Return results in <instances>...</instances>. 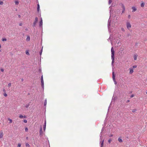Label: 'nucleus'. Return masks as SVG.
I'll list each match as a JSON object with an SVG mask.
<instances>
[{
	"mask_svg": "<svg viewBox=\"0 0 147 147\" xmlns=\"http://www.w3.org/2000/svg\"><path fill=\"white\" fill-rule=\"evenodd\" d=\"M3 4V3L2 1H0V5H2Z\"/></svg>",
	"mask_w": 147,
	"mask_h": 147,
	"instance_id": "nucleus-29",
	"label": "nucleus"
},
{
	"mask_svg": "<svg viewBox=\"0 0 147 147\" xmlns=\"http://www.w3.org/2000/svg\"><path fill=\"white\" fill-rule=\"evenodd\" d=\"M4 96L6 97L7 96V94L6 93H5L4 94Z\"/></svg>",
	"mask_w": 147,
	"mask_h": 147,
	"instance_id": "nucleus-39",
	"label": "nucleus"
},
{
	"mask_svg": "<svg viewBox=\"0 0 147 147\" xmlns=\"http://www.w3.org/2000/svg\"><path fill=\"white\" fill-rule=\"evenodd\" d=\"M46 120H45V123H44V125L46 126Z\"/></svg>",
	"mask_w": 147,
	"mask_h": 147,
	"instance_id": "nucleus-37",
	"label": "nucleus"
},
{
	"mask_svg": "<svg viewBox=\"0 0 147 147\" xmlns=\"http://www.w3.org/2000/svg\"><path fill=\"white\" fill-rule=\"evenodd\" d=\"M120 5L123 8V11H122V13H123L124 12H125V7L124 5L122 3H121L120 4Z\"/></svg>",
	"mask_w": 147,
	"mask_h": 147,
	"instance_id": "nucleus-5",
	"label": "nucleus"
},
{
	"mask_svg": "<svg viewBox=\"0 0 147 147\" xmlns=\"http://www.w3.org/2000/svg\"><path fill=\"white\" fill-rule=\"evenodd\" d=\"M136 111V110H133L132 112H135Z\"/></svg>",
	"mask_w": 147,
	"mask_h": 147,
	"instance_id": "nucleus-42",
	"label": "nucleus"
},
{
	"mask_svg": "<svg viewBox=\"0 0 147 147\" xmlns=\"http://www.w3.org/2000/svg\"><path fill=\"white\" fill-rule=\"evenodd\" d=\"M21 147V144H18V147Z\"/></svg>",
	"mask_w": 147,
	"mask_h": 147,
	"instance_id": "nucleus-38",
	"label": "nucleus"
},
{
	"mask_svg": "<svg viewBox=\"0 0 147 147\" xmlns=\"http://www.w3.org/2000/svg\"><path fill=\"white\" fill-rule=\"evenodd\" d=\"M126 25L127 28L129 30V29H130L131 27V24L130 23L128 22H127L126 23Z\"/></svg>",
	"mask_w": 147,
	"mask_h": 147,
	"instance_id": "nucleus-3",
	"label": "nucleus"
},
{
	"mask_svg": "<svg viewBox=\"0 0 147 147\" xmlns=\"http://www.w3.org/2000/svg\"><path fill=\"white\" fill-rule=\"evenodd\" d=\"M24 123H26L27 122V120H24Z\"/></svg>",
	"mask_w": 147,
	"mask_h": 147,
	"instance_id": "nucleus-31",
	"label": "nucleus"
},
{
	"mask_svg": "<svg viewBox=\"0 0 147 147\" xmlns=\"http://www.w3.org/2000/svg\"><path fill=\"white\" fill-rule=\"evenodd\" d=\"M145 3L144 2L142 3L141 4V6L142 7H143Z\"/></svg>",
	"mask_w": 147,
	"mask_h": 147,
	"instance_id": "nucleus-18",
	"label": "nucleus"
},
{
	"mask_svg": "<svg viewBox=\"0 0 147 147\" xmlns=\"http://www.w3.org/2000/svg\"><path fill=\"white\" fill-rule=\"evenodd\" d=\"M47 99H46L45 100V102H44V105L45 106L46 105V104H47Z\"/></svg>",
	"mask_w": 147,
	"mask_h": 147,
	"instance_id": "nucleus-24",
	"label": "nucleus"
},
{
	"mask_svg": "<svg viewBox=\"0 0 147 147\" xmlns=\"http://www.w3.org/2000/svg\"><path fill=\"white\" fill-rule=\"evenodd\" d=\"M111 9H110V17L109 19V20L108 21V28L109 29V31L110 32H112V30H111V29L110 28V23H111V20L110 19V18L111 17Z\"/></svg>",
	"mask_w": 147,
	"mask_h": 147,
	"instance_id": "nucleus-2",
	"label": "nucleus"
},
{
	"mask_svg": "<svg viewBox=\"0 0 147 147\" xmlns=\"http://www.w3.org/2000/svg\"><path fill=\"white\" fill-rule=\"evenodd\" d=\"M2 40L3 41H6L7 40V39H6L5 38V37H4L3 38H2Z\"/></svg>",
	"mask_w": 147,
	"mask_h": 147,
	"instance_id": "nucleus-19",
	"label": "nucleus"
},
{
	"mask_svg": "<svg viewBox=\"0 0 147 147\" xmlns=\"http://www.w3.org/2000/svg\"><path fill=\"white\" fill-rule=\"evenodd\" d=\"M15 3L16 5H18L19 4V2L18 1H15Z\"/></svg>",
	"mask_w": 147,
	"mask_h": 147,
	"instance_id": "nucleus-22",
	"label": "nucleus"
},
{
	"mask_svg": "<svg viewBox=\"0 0 147 147\" xmlns=\"http://www.w3.org/2000/svg\"><path fill=\"white\" fill-rule=\"evenodd\" d=\"M3 136V132L2 131H0V138H1Z\"/></svg>",
	"mask_w": 147,
	"mask_h": 147,
	"instance_id": "nucleus-14",
	"label": "nucleus"
},
{
	"mask_svg": "<svg viewBox=\"0 0 147 147\" xmlns=\"http://www.w3.org/2000/svg\"><path fill=\"white\" fill-rule=\"evenodd\" d=\"M42 48H43V47H42V49H41V52L40 53V55H41V54H42Z\"/></svg>",
	"mask_w": 147,
	"mask_h": 147,
	"instance_id": "nucleus-33",
	"label": "nucleus"
},
{
	"mask_svg": "<svg viewBox=\"0 0 147 147\" xmlns=\"http://www.w3.org/2000/svg\"><path fill=\"white\" fill-rule=\"evenodd\" d=\"M134 95L132 94V95H131V96L130 97H131V98H132V97H134Z\"/></svg>",
	"mask_w": 147,
	"mask_h": 147,
	"instance_id": "nucleus-40",
	"label": "nucleus"
},
{
	"mask_svg": "<svg viewBox=\"0 0 147 147\" xmlns=\"http://www.w3.org/2000/svg\"><path fill=\"white\" fill-rule=\"evenodd\" d=\"M113 136V135L112 134H111L110 135H109V137H112Z\"/></svg>",
	"mask_w": 147,
	"mask_h": 147,
	"instance_id": "nucleus-43",
	"label": "nucleus"
},
{
	"mask_svg": "<svg viewBox=\"0 0 147 147\" xmlns=\"http://www.w3.org/2000/svg\"><path fill=\"white\" fill-rule=\"evenodd\" d=\"M132 9H133L132 12H134L136 10V9L135 7H132Z\"/></svg>",
	"mask_w": 147,
	"mask_h": 147,
	"instance_id": "nucleus-13",
	"label": "nucleus"
},
{
	"mask_svg": "<svg viewBox=\"0 0 147 147\" xmlns=\"http://www.w3.org/2000/svg\"><path fill=\"white\" fill-rule=\"evenodd\" d=\"M113 29L114 30V29H115V27H113Z\"/></svg>",
	"mask_w": 147,
	"mask_h": 147,
	"instance_id": "nucleus-47",
	"label": "nucleus"
},
{
	"mask_svg": "<svg viewBox=\"0 0 147 147\" xmlns=\"http://www.w3.org/2000/svg\"><path fill=\"white\" fill-rule=\"evenodd\" d=\"M41 86L43 88H44V81L43 80V76H42L41 78Z\"/></svg>",
	"mask_w": 147,
	"mask_h": 147,
	"instance_id": "nucleus-4",
	"label": "nucleus"
},
{
	"mask_svg": "<svg viewBox=\"0 0 147 147\" xmlns=\"http://www.w3.org/2000/svg\"><path fill=\"white\" fill-rule=\"evenodd\" d=\"M109 8H110V9H111V7H109Z\"/></svg>",
	"mask_w": 147,
	"mask_h": 147,
	"instance_id": "nucleus-49",
	"label": "nucleus"
},
{
	"mask_svg": "<svg viewBox=\"0 0 147 147\" xmlns=\"http://www.w3.org/2000/svg\"><path fill=\"white\" fill-rule=\"evenodd\" d=\"M26 53L27 55H30V54H29V53L28 51L27 50L26 51Z\"/></svg>",
	"mask_w": 147,
	"mask_h": 147,
	"instance_id": "nucleus-20",
	"label": "nucleus"
},
{
	"mask_svg": "<svg viewBox=\"0 0 147 147\" xmlns=\"http://www.w3.org/2000/svg\"><path fill=\"white\" fill-rule=\"evenodd\" d=\"M112 0H109V4H110L112 2Z\"/></svg>",
	"mask_w": 147,
	"mask_h": 147,
	"instance_id": "nucleus-26",
	"label": "nucleus"
},
{
	"mask_svg": "<svg viewBox=\"0 0 147 147\" xmlns=\"http://www.w3.org/2000/svg\"><path fill=\"white\" fill-rule=\"evenodd\" d=\"M146 94H147V92H146Z\"/></svg>",
	"mask_w": 147,
	"mask_h": 147,
	"instance_id": "nucleus-50",
	"label": "nucleus"
},
{
	"mask_svg": "<svg viewBox=\"0 0 147 147\" xmlns=\"http://www.w3.org/2000/svg\"><path fill=\"white\" fill-rule=\"evenodd\" d=\"M111 59L112 60V64H113L114 62V59L115 58V51L113 47H112L111 48Z\"/></svg>",
	"mask_w": 147,
	"mask_h": 147,
	"instance_id": "nucleus-1",
	"label": "nucleus"
},
{
	"mask_svg": "<svg viewBox=\"0 0 147 147\" xmlns=\"http://www.w3.org/2000/svg\"><path fill=\"white\" fill-rule=\"evenodd\" d=\"M113 80L115 82V84H116L117 83H116V81H115V75H114V72H113Z\"/></svg>",
	"mask_w": 147,
	"mask_h": 147,
	"instance_id": "nucleus-6",
	"label": "nucleus"
},
{
	"mask_svg": "<svg viewBox=\"0 0 147 147\" xmlns=\"http://www.w3.org/2000/svg\"><path fill=\"white\" fill-rule=\"evenodd\" d=\"M118 140L120 142H123L122 140L120 138H119Z\"/></svg>",
	"mask_w": 147,
	"mask_h": 147,
	"instance_id": "nucleus-17",
	"label": "nucleus"
},
{
	"mask_svg": "<svg viewBox=\"0 0 147 147\" xmlns=\"http://www.w3.org/2000/svg\"><path fill=\"white\" fill-rule=\"evenodd\" d=\"M26 147H29V146H30V145H29V144L27 143L26 144Z\"/></svg>",
	"mask_w": 147,
	"mask_h": 147,
	"instance_id": "nucleus-25",
	"label": "nucleus"
},
{
	"mask_svg": "<svg viewBox=\"0 0 147 147\" xmlns=\"http://www.w3.org/2000/svg\"><path fill=\"white\" fill-rule=\"evenodd\" d=\"M11 86V83H9V84H8V86L9 87H10Z\"/></svg>",
	"mask_w": 147,
	"mask_h": 147,
	"instance_id": "nucleus-30",
	"label": "nucleus"
},
{
	"mask_svg": "<svg viewBox=\"0 0 147 147\" xmlns=\"http://www.w3.org/2000/svg\"><path fill=\"white\" fill-rule=\"evenodd\" d=\"M137 67V66L136 65H135L133 66V68H136Z\"/></svg>",
	"mask_w": 147,
	"mask_h": 147,
	"instance_id": "nucleus-35",
	"label": "nucleus"
},
{
	"mask_svg": "<svg viewBox=\"0 0 147 147\" xmlns=\"http://www.w3.org/2000/svg\"><path fill=\"white\" fill-rule=\"evenodd\" d=\"M30 105V104H26L25 106V107L26 108H28Z\"/></svg>",
	"mask_w": 147,
	"mask_h": 147,
	"instance_id": "nucleus-27",
	"label": "nucleus"
},
{
	"mask_svg": "<svg viewBox=\"0 0 147 147\" xmlns=\"http://www.w3.org/2000/svg\"><path fill=\"white\" fill-rule=\"evenodd\" d=\"M1 44H0V49H1Z\"/></svg>",
	"mask_w": 147,
	"mask_h": 147,
	"instance_id": "nucleus-45",
	"label": "nucleus"
},
{
	"mask_svg": "<svg viewBox=\"0 0 147 147\" xmlns=\"http://www.w3.org/2000/svg\"><path fill=\"white\" fill-rule=\"evenodd\" d=\"M130 15H129L128 16V18H130Z\"/></svg>",
	"mask_w": 147,
	"mask_h": 147,
	"instance_id": "nucleus-44",
	"label": "nucleus"
},
{
	"mask_svg": "<svg viewBox=\"0 0 147 147\" xmlns=\"http://www.w3.org/2000/svg\"><path fill=\"white\" fill-rule=\"evenodd\" d=\"M46 127V126L44 125L43 128H44V131H45V130Z\"/></svg>",
	"mask_w": 147,
	"mask_h": 147,
	"instance_id": "nucleus-32",
	"label": "nucleus"
},
{
	"mask_svg": "<svg viewBox=\"0 0 147 147\" xmlns=\"http://www.w3.org/2000/svg\"><path fill=\"white\" fill-rule=\"evenodd\" d=\"M38 21V18L37 17H36L35 18L34 21L33 23L34 26H35L36 25Z\"/></svg>",
	"mask_w": 147,
	"mask_h": 147,
	"instance_id": "nucleus-7",
	"label": "nucleus"
},
{
	"mask_svg": "<svg viewBox=\"0 0 147 147\" xmlns=\"http://www.w3.org/2000/svg\"><path fill=\"white\" fill-rule=\"evenodd\" d=\"M104 141V140H103L102 141V142L101 144V147H103V146Z\"/></svg>",
	"mask_w": 147,
	"mask_h": 147,
	"instance_id": "nucleus-21",
	"label": "nucleus"
},
{
	"mask_svg": "<svg viewBox=\"0 0 147 147\" xmlns=\"http://www.w3.org/2000/svg\"><path fill=\"white\" fill-rule=\"evenodd\" d=\"M25 131H28V128L27 127H26L25 129Z\"/></svg>",
	"mask_w": 147,
	"mask_h": 147,
	"instance_id": "nucleus-36",
	"label": "nucleus"
},
{
	"mask_svg": "<svg viewBox=\"0 0 147 147\" xmlns=\"http://www.w3.org/2000/svg\"><path fill=\"white\" fill-rule=\"evenodd\" d=\"M8 120L9 121V123H11L12 122V120L11 119H10V118H8Z\"/></svg>",
	"mask_w": 147,
	"mask_h": 147,
	"instance_id": "nucleus-16",
	"label": "nucleus"
},
{
	"mask_svg": "<svg viewBox=\"0 0 147 147\" xmlns=\"http://www.w3.org/2000/svg\"><path fill=\"white\" fill-rule=\"evenodd\" d=\"M18 17H19L20 18V15H19L18 16Z\"/></svg>",
	"mask_w": 147,
	"mask_h": 147,
	"instance_id": "nucleus-46",
	"label": "nucleus"
},
{
	"mask_svg": "<svg viewBox=\"0 0 147 147\" xmlns=\"http://www.w3.org/2000/svg\"><path fill=\"white\" fill-rule=\"evenodd\" d=\"M37 6V11H38V12H39L40 10V6L39 4H38Z\"/></svg>",
	"mask_w": 147,
	"mask_h": 147,
	"instance_id": "nucleus-15",
	"label": "nucleus"
},
{
	"mask_svg": "<svg viewBox=\"0 0 147 147\" xmlns=\"http://www.w3.org/2000/svg\"><path fill=\"white\" fill-rule=\"evenodd\" d=\"M42 20V18H40V20Z\"/></svg>",
	"mask_w": 147,
	"mask_h": 147,
	"instance_id": "nucleus-48",
	"label": "nucleus"
},
{
	"mask_svg": "<svg viewBox=\"0 0 147 147\" xmlns=\"http://www.w3.org/2000/svg\"><path fill=\"white\" fill-rule=\"evenodd\" d=\"M138 56V55L136 54H135L134 55L133 57H134V59L135 60H137V57Z\"/></svg>",
	"mask_w": 147,
	"mask_h": 147,
	"instance_id": "nucleus-12",
	"label": "nucleus"
},
{
	"mask_svg": "<svg viewBox=\"0 0 147 147\" xmlns=\"http://www.w3.org/2000/svg\"><path fill=\"white\" fill-rule=\"evenodd\" d=\"M1 71H2V72H3L4 71V70L3 69H1Z\"/></svg>",
	"mask_w": 147,
	"mask_h": 147,
	"instance_id": "nucleus-41",
	"label": "nucleus"
},
{
	"mask_svg": "<svg viewBox=\"0 0 147 147\" xmlns=\"http://www.w3.org/2000/svg\"><path fill=\"white\" fill-rule=\"evenodd\" d=\"M39 133H40V135L41 136H42V135L43 131L42 130V127L41 126L40 127Z\"/></svg>",
	"mask_w": 147,
	"mask_h": 147,
	"instance_id": "nucleus-10",
	"label": "nucleus"
},
{
	"mask_svg": "<svg viewBox=\"0 0 147 147\" xmlns=\"http://www.w3.org/2000/svg\"><path fill=\"white\" fill-rule=\"evenodd\" d=\"M19 117L20 119H23V118H26V116L25 115L23 116L22 115L20 114V115L19 116Z\"/></svg>",
	"mask_w": 147,
	"mask_h": 147,
	"instance_id": "nucleus-9",
	"label": "nucleus"
},
{
	"mask_svg": "<svg viewBox=\"0 0 147 147\" xmlns=\"http://www.w3.org/2000/svg\"><path fill=\"white\" fill-rule=\"evenodd\" d=\"M39 27L41 28H42V20H41L40 21L39 24Z\"/></svg>",
	"mask_w": 147,
	"mask_h": 147,
	"instance_id": "nucleus-8",
	"label": "nucleus"
},
{
	"mask_svg": "<svg viewBox=\"0 0 147 147\" xmlns=\"http://www.w3.org/2000/svg\"><path fill=\"white\" fill-rule=\"evenodd\" d=\"M129 74H132L134 72L133 69L132 68H129Z\"/></svg>",
	"mask_w": 147,
	"mask_h": 147,
	"instance_id": "nucleus-11",
	"label": "nucleus"
},
{
	"mask_svg": "<svg viewBox=\"0 0 147 147\" xmlns=\"http://www.w3.org/2000/svg\"><path fill=\"white\" fill-rule=\"evenodd\" d=\"M121 31L123 32H124L125 31L124 29L123 28H121Z\"/></svg>",
	"mask_w": 147,
	"mask_h": 147,
	"instance_id": "nucleus-34",
	"label": "nucleus"
},
{
	"mask_svg": "<svg viewBox=\"0 0 147 147\" xmlns=\"http://www.w3.org/2000/svg\"><path fill=\"white\" fill-rule=\"evenodd\" d=\"M30 37H27L26 40L27 41H28L30 40Z\"/></svg>",
	"mask_w": 147,
	"mask_h": 147,
	"instance_id": "nucleus-23",
	"label": "nucleus"
},
{
	"mask_svg": "<svg viewBox=\"0 0 147 147\" xmlns=\"http://www.w3.org/2000/svg\"><path fill=\"white\" fill-rule=\"evenodd\" d=\"M111 139H110L109 140L108 142L109 144H110L111 143Z\"/></svg>",
	"mask_w": 147,
	"mask_h": 147,
	"instance_id": "nucleus-28",
	"label": "nucleus"
}]
</instances>
